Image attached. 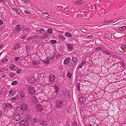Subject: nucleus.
<instances>
[{"mask_svg":"<svg viewBox=\"0 0 126 126\" xmlns=\"http://www.w3.org/2000/svg\"><path fill=\"white\" fill-rule=\"evenodd\" d=\"M43 29H42L41 30H40V31H41V30H42V31H43Z\"/></svg>","mask_w":126,"mask_h":126,"instance_id":"nucleus-64","label":"nucleus"},{"mask_svg":"<svg viewBox=\"0 0 126 126\" xmlns=\"http://www.w3.org/2000/svg\"><path fill=\"white\" fill-rule=\"evenodd\" d=\"M2 113V111L1 110H0V118L1 117Z\"/></svg>","mask_w":126,"mask_h":126,"instance_id":"nucleus-48","label":"nucleus"},{"mask_svg":"<svg viewBox=\"0 0 126 126\" xmlns=\"http://www.w3.org/2000/svg\"><path fill=\"white\" fill-rule=\"evenodd\" d=\"M101 48V47H97V48H96V49H100Z\"/></svg>","mask_w":126,"mask_h":126,"instance_id":"nucleus-60","label":"nucleus"},{"mask_svg":"<svg viewBox=\"0 0 126 126\" xmlns=\"http://www.w3.org/2000/svg\"><path fill=\"white\" fill-rule=\"evenodd\" d=\"M78 0L77 1H75L74 2V3L75 4H78Z\"/></svg>","mask_w":126,"mask_h":126,"instance_id":"nucleus-54","label":"nucleus"},{"mask_svg":"<svg viewBox=\"0 0 126 126\" xmlns=\"http://www.w3.org/2000/svg\"><path fill=\"white\" fill-rule=\"evenodd\" d=\"M55 89H56V90H57V89H58V87L56 86H54Z\"/></svg>","mask_w":126,"mask_h":126,"instance_id":"nucleus-50","label":"nucleus"},{"mask_svg":"<svg viewBox=\"0 0 126 126\" xmlns=\"http://www.w3.org/2000/svg\"><path fill=\"white\" fill-rule=\"evenodd\" d=\"M49 17V15L46 13H43L41 15V17L44 19L48 18Z\"/></svg>","mask_w":126,"mask_h":126,"instance_id":"nucleus-7","label":"nucleus"},{"mask_svg":"<svg viewBox=\"0 0 126 126\" xmlns=\"http://www.w3.org/2000/svg\"><path fill=\"white\" fill-rule=\"evenodd\" d=\"M28 81L31 83H33L35 81V78L33 76L31 77L29 79Z\"/></svg>","mask_w":126,"mask_h":126,"instance_id":"nucleus-5","label":"nucleus"},{"mask_svg":"<svg viewBox=\"0 0 126 126\" xmlns=\"http://www.w3.org/2000/svg\"><path fill=\"white\" fill-rule=\"evenodd\" d=\"M59 37L60 39H62V40H64L65 39L64 37L61 35H59Z\"/></svg>","mask_w":126,"mask_h":126,"instance_id":"nucleus-27","label":"nucleus"},{"mask_svg":"<svg viewBox=\"0 0 126 126\" xmlns=\"http://www.w3.org/2000/svg\"><path fill=\"white\" fill-rule=\"evenodd\" d=\"M12 91H11L9 92V94H10V96L13 95H14V92H12Z\"/></svg>","mask_w":126,"mask_h":126,"instance_id":"nucleus-40","label":"nucleus"},{"mask_svg":"<svg viewBox=\"0 0 126 126\" xmlns=\"http://www.w3.org/2000/svg\"><path fill=\"white\" fill-rule=\"evenodd\" d=\"M73 125L74 126H77V125L75 123H73Z\"/></svg>","mask_w":126,"mask_h":126,"instance_id":"nucleus-53","label":"nucleus"},{"mask_svg":"<svg viewBox=\"0 0 126 126\" xmlns=\"http://www.w3.org/2000/svg\"><path fill=\"white\" fill-rule=\"evenodd\" d=\"M20 57H19L15 58V61H17L19 60L20 59Z\"/></svg>","mask_w":126,"mask_h":126,"instance_id":"nucleus-41","label":"nucleus"},{"mask_svg":"<svg viewBox=\"0 0 126 126\" xmlns=\"http://www.w3.org/2000/svg\"><path fill=\"white\" fill-rule=\"evenodd\" d=\"M25 120H22L19 122V124H20L21 125H24V122Z\"/></svg>","mask_w":126,"mask_h":126,"instance_id":"nucleus-33","label":"nucleus"},{"mask_svg":"<svg viewBox=\"0 0 126 126\" xmlns=\"http://www.w3.org/2000/svg\"><path fill=\"white\" fill-rule=\"evenodd\" d=\"M26 35H25L24 36H23L22 37V38L24 39L26 38Z\"/></svg>","mask_w":126,"mask_h":126,"instance_id":"nucleus-55","label":"nucleus"},{"mask_svg":"<svg viewBox=\"0 0 126 126\" xmlns=\"http://www.w3.org/2000/svg\"><path fill=\"white\" fill-rule=\"evenodd\" d=\"M15 67V65H12L10 66V68L11 69H13Z\"/></svg>","mask_w":126,"mask_h":126,"instance_id":"nucleus-44","label":"nucleus"},{"mask_svg":"<svg viewBox=\"0 0 126 126\" xmlns=\"http://www.w3.org/2000/svg\"><path fill=\"white\" fill-rule=\"evenodd\" d=\"M20 71H21L20 69H18L17 70L16 72L17 74H19L20 72Z\"/></svg>","mask_w":126,"mask_h":126,"instance_id":"nucleus-47","label":"nucleus"},{"mask_svg":"<svg viewBox=\"0 0 126 126\" xmlns=\"http://www.w3.org/2000/svg\"><path fill=\"white\" fill-rule=\"evenodd\" d=\"M105 53L106 54H107L108 55H109L110 54V53L109 52L107 51H105Z\"/></svg>","mask_w":126,"mask_h":126,"instance_id":"nucleus-46","label":"nucleus"},{"mask_svg":"<svg viewBox=\"0 0 126 126\" xmlns=\"http://www.w3.org/2000/svg\"><path fill=\"white\" fill-rule=\"evenodd\" d=\"M126 27L125 26H123L122 27H119L118 29L120 30H126Z\"/></svg>","mask_w":126,"mask_h":126,"instance_id":"nucleus-19","label":"nucleus"},{"mask_svg":"<svg viewBox=\"0 0 126 126\" xmlns=\"http://www.w3.org/2000/svg\"><path fill=\"white\" fill-rule=\"evenodd\" d=\"M13 9L14 12H15L16 14H20V12L18 11L17 8H13Z\"/></svg>","mask_w":126,"mask_h":126,"instance_id":"nucleus-13","label":"nucleus"},{"mask_svg":"<svg viewBox=\"0 0 126 126\" xmlns=\"http://www.w3.org/2000/svg\"><path fill=\"white\" fill-rule=\"evenodd\" d=\"M67 96H68V95L69 96V93H67Z\"/></svg>","mask_w":126,"mask_h":126,"instance_id":"nucleus-62","label":"nucleus"},{"mask_svg":"<svg viewBox=\"0 0 126 126\" xmlns=\"http://www.w3.org/2000/svg\"><path fill=\"white\" fill-rule=\"evenodd\" d=\"M20 47V45L19 44H16L14 46V49L16 52L18 51L19 48Z\"/></svg>","mask_w":126,"mask_h":126,"instance_id":"nucleus-9","label":"nucleus"},{"mask_svg":"<svg viewBox=\"0 0 126 126\" xmlns=\"http://www.w3.org/2000/svg\"><path fill=\"white\" fill-rule=\"evenodd\" d=\"M58 92V89L56 90L55 91V92L56 93H57Z\"/></svg>","mask_w":126,"mask_h":126,"instance_id":"nucleus-58","label":"nucleus"},{"mask_svg":"<svg viewBox=\"0 0 126 126\" xmlns=\"http://www.w3.org/2000/svg\"><path fill=\"white\" fill-rule=\"evenodd\" d=\"M2 46H3L2 45H1L0 46V49H1V48L2 47Z\"/></svg>","mask_w":126,"mask_h":126,"instance_id":"nucleus-56","label":"nucleus"},{"mask_svg":"<svg viewBox=\"0 0 126 126\" xmlns=\"http://www.w3.org/2000/svg\"><path fill=\"white\" fill-rule=\"evenodd\" d=\"M40 37L43 39H44L45 38V37H44L43 35H41Z\"/></svg>","mask_w":126,"mask_h":126,"instance_id":"nucleus-51","label":"nucleus"},{"mask_svg":"<svg viewBox=\"0 0 126 126\" xmlns=\"http://www.w3.org/2000/svg\"><path fill=\"white\" fill-rule=\"evenodd\" d=\"M16 110L17 112H18L19 113L20 112H21L22 111H23L21 107L17 108L16 109Z\"/></svg>","mask_w":126,"mask_h":126,"instance_id":"nucleus-17","label":"nucleus"},{"mask_svg":"<svg viewBox=\"0 0 126 126\" xmlns=\"http://www.w3.org/2000/svg\"><path fill=\"white\" fill-rule=\"evenodd\" d=\"M33 121L34 122V124L35 123H40V122H41V120H38L36 117H34V118L33 119Z\"/></svg>","mask_w":126,"mask_h":126,"instance_id":"nucleus-14","label":"nucleus"},{"mask_svg":"<svg viewBox=\"0 0 126 126\" xmlns=\"http://www.w3.org/2000/svg\"><path fill=\"white\" fill-rule=\"evenodd\" d=\"M20 26L19 25H17L16 27V31H19L21 30V29L20 28Z\"/></svg>","mask_w":126,"mask_h":126,"instance_id":"nucleus-16","label":"nucleus"},{"mask_svg":"<svg viewBox=\"0 0 126 126\" xmlns=\"http://www.w3.org/2000/svg\"><path fill=\"white\" fill-rule=\"evenodd\" d=\"M53 57H52L50 58V59L52 60L53 59Z\"/></svg>","mask_w":126,"mask_h":126,"instance_id":"nucleus-59","label":"nucleus"},{"mask_svg":"<svg viewBox=\"0 0 126 126\" xmlns=\"http://www.w3.org/2000/svg\"><path fill=\"white\" fill-rule=\"evenodd\" d=\"M65 36L67 37H70L71 36V34L69 32H67L65 34Z\"/></svg>","mask_w":126,"mask_h":126,"instance_id":"nucleus-28","label":"nucleus"},{"mask_svg":"<svg viewBox=\"0 0 126 126\" xmlns=\"http://www.w3.org/2000/svg\"><path fill=\"white\" fill-rule=\"evenodd\" d=\"M35 38H37V39L38 38V36H35Z\"/></svg>","mask_w":126,"mask_h":126,"instance_id":"nucleus-61","label":"nucleus"},{"mask_svg":"<svg viewBox=\"0 0 126 126\" xmlns=\"http://www.w3.org/2000/svg\"><path fill=\"white\" fill-rule=\"evenodd\" d=\"M50 42L52 44H54L56 43V41H55V40H51L50 41Z\"/></svg>","mask_w":126,"mask_h":126,"instance_id":"nucleus-32","label":"nucleus"},{"mask_svg":"<svg viewBox=\"0 0 126 126\" xmlns=\"http://www.w3.org/2000/svg\"><path fill=\"white\" fill-rule=\"evenodd\" d=\"M30 31V30L27 29H25L23 30V32L24 33H25L27 32V33L29 32Z\"/></svg>","mask_w":126,"mask_h":126,"instance_id":"nucleus-22","label":"nucleus"},{"mask_svg":"<svg viewBox=\"0 0 126 126\" xmlns=\"http://www.w3.org/2000/svg\"><path fill=\"white\" fill-rule=\"evenodd\" d=\"M5 107L6 108H8V109L10 110L12 107V106L11 104L7 103L5 106Z\"/></svg>","mask_w":126,"mask_h":126,"instance_id":"nucleus-12","label":"nucleus"},{"mask_svg":"<svg viewBox=\"0 0 126 126\" xmlns=\"http://www.w3.org/2000/svg\"><path fill=\"white\" fill-rule=\"evenodd\" d=\"M2 1V0H0V2H1Z\"/></svg>","mask_w":126,"mask_h":126,"instance_id":"nucleus-63","label":"nucleus"},{"mask_svg":"<svg viewBox=\"0 0 126 126\" xmlns=\"http://www.w3.org/2000/svg\"><path fill=\"white\" fill-rule=\"evenodd\" d=\"M8 60L5 58H3L2 60V63H5Z\"/></svg>","mask_w":126,"mask_h":126,"instance_id":"nucleus-25","label":"nucleus"},{"mask_svg":"<svg viewBox=\"0 0 126 126\" xmlns=\"http://www.w3.org/2000/svg\"><path fill=\"white\" fill-rule=\"evenodd\" d=\"M47 31L48 32L50 33H52L53 32V31L52 30L50 29H48L47 30Z\"/></svg>","mask_w":126,"mask_h":126,"instance_id":"nucleus-31","label":"nucleus"},{"mask_svg":"<svg viewBox=\"0 0 126 126\" xmlns=\"http://www.w3.org/2000/svg\"><path fill=\"white\" fill-rule=\"evenodd\" d=\"M5 68H2L0 69V72H2L5 71Z\"/></svg>","mask_w":126,"mask_h":126,"instance_id":"nucleus-30","label":"nucleus"},{"mask_svg":"<svg viewBox=\"0 0 126 126\" xmlns=\"http://www.w3.org/2000/svg\"><path fill=\"white\" fill-rule=\"evenodd\" d=\"M63 105L62 101L59 100L56 101L55 106L57 108H59L63 106Z\"/></svg>","mask_w":126,"mask_h":126,"instance_id":"nucleus-2","label":"nucleus"},{"mask_svg":"<svg viewBox=\"0 0 126 126\" xmlns=\"http://www.w3.org/2000/svg\"><path fill=\"white\" fill-rule=\"evenodd\" d=\"M72 60L73 62H74V63H75V65L76 64V63H75L77 61V59L76 57H72Z\"/></svg>","mask_w":126,"mask_h":126,"instance_id":"nucleus-18","label":"nucleus"},{"mask_svg":"<svg viewBox=\"0 0 126 126\" xmlns=\"http://www.w3.org/2000/svg\"><path fill=\"white\" fill-rule=\"evenodd\" d=\"M15 99H16L15 98V97H14L12 98L11 101H14V100H15Z\"/></svg>","mask_w":126,"mask_h":126,"instance_id":"nucleus-52","label":"nucleus"},{"mask_svg":"<svg viewBox=\"0 0 126 126\" xmlns=\"http://www.w3.org/2000/svg\"><path fill=\"white\" fill-rule=\"evenodd\" d=\"M31 101L34 103H35L37 102V100L35 96H33L31 98Z\"/></svg>","mask_w":126,"mask_h":126,"instance_id":"nucleus-15","label":"nucleus"},{"mask_svg":"<svg viewBox=\"0 0 126 126\" xmlns=\"http://www.w3.org/2000/svg\"><path fill=\"white\" fill-rule=\"evenodd\" d=\"M28 122H27L25 120V122L24 123V125H23L24 126H26L28 125Z\"/></svg>","mask_w":126,"mask_h":126,"instance_id":"nucleus-35","label":"nucleus"},{"mask_svg":"<svg viewBox=\"0 0 126 126\" xmlns=\"http://www.w3.org/2000/svg\"><path fill=\"white\" fill-rule=\"evenodd\" d=\"M121 64H122V65H121V66L123 68L125 66V64L123 62H121Z\"/></svg>","mask_w":126,"mask_h":126,"instance_id":"nucleus-42","label":"nucleus"},{"mask_svg":"<svg viewBox=\"0 0 126 126\" xmlns=\"http://www.w3.org/2000/svg\"><path fill=\"white\" fill-rule=\"evenodd\" d=\"M29 93L31 94H34L35 90L34 88L32 87H30L28 89Z\"/></svg>","mask_w":126,"mask_h":126,"instance_id":"nucleus-3","label":"nucleus"},{"mask_svg":"<svg viewBox=\"0 0 126 126\" xmlns=\"http://www.w3.org/2000/svg\"><path fill=\"white\" fill-rule=\"evenodd\" d=\"M18 83V81H13L11 84V85H16Z\"/></svg>","mask_w":126,"mask_h":126,"instance_id":"nucleus-24","label":"nucleus"},{"mask_svg":"<svg viewBox=\"0 0 126 126\" xmlns=\"http://www.w3.org/2000/svg\"><path fill=\"white\" fill-rule=\"evenodd\" d=\"M24 12L26 14H29L31 13V12H30L28 11L27 10L24 11Z\"/></svg>","mask_w":126,"mask_h":126,"instance_id":"nucleus-39","label":"nucleus"},{"mask_svg":"<svg viewBox=\"0 0 126 126\" xmlns=\"http://www.w3.org/2000/svg\"><path fill=\"white\" fill-rule=\"evenodd\" d=\"M69 61L70 60L68 58H67L64 60V63L65 64H67Z\"/></svg>","mask_w":126,"mask_h":126,"instance_id":"nucleus-21","label":"nucleus"},{"mask_svg":"<svg viewBox=\"0 0 126 126\" xmlns=\"http://www.w3.org/2000/svg\"><path fill=\"white\" fill-rule=\"evenodd\" d=\"M69 66L70 67H71L72 66H73V65H72V63H69Z\"/></svg>","mask_w":126,"mask_h":126,"instance_id":"nucleus-49","label":"nucleus"},{"mask_svg":"<svg viewBox=\"0 0 126 126\" xmlns=\"http://www.w3.org/2000/svg\"><path fill=\"white\" fill-rule=\"evenodd\" d=\"M12 119L14 120L18 121L21 119V117L18 113L14 114L12 117Z\"/></svg>","mask_w":126,"mask_h":126,"instance_id":"nucleus-1","label":"nucleus"},{"mask_svg":"<svg viewBox=\"0 0 126 126\" xmlns=\"http://www.w3.org/2000/svg\"><path fill=\"white\" fill-rule=\"evenodd\" d=\"M40 123V124L41 125L43 126H45V125H46V122H44V121H41V122Z\"/></svg>","mask_w":126,"mask_h":126,"instance_id":"nucleus-23","label":"nucleus"},{"mask_svg":"<svg viewBox=\"0 0 126 126\" xmlns=\"http://www.w3.org/2000/svg\"><path fill=\"white\" fill-rule=\"evenodd\" d=\"M20 94L21 97H24V94H23V92H21L20 93Z\"/></svg>","mask_w":126,"mask_h":126,"instance_id":"nucleus-29","label":"nucleus"},{"mask_svg":"<svg viewBox=\"0 0 126 126\" xmlns=\"http://www.w3.org/2000/svg\"><path fill=\"white\" fill-rule=\"evenodd\" d=\"M6 89L4 88H2L1 91V92L2 93H3V92H4L5 91H6Z\"/></svg>","mask_w":126,"mask_h":126,"instance_id":"nucleus-34","label":"nucleus"},{"mask_svg":"<svg viewBox=\"0 0 126 126\" xmlns=\"http://www.w3.org/2000/svg\"><path fill=\"white\" fill-rule=\"evenodd\" d=\"M21 107L23 111L26 110H27L28 106L26 104L24 103L21 105Z\"/></svg>","mask_w":126,"mask_h":126,"instance_id":"nucleus-8","label":"nucleus"},{"mask_svg":"<svg viewBox=\"0 0 126 126\" xmlns=\"http://www.w3.org/2000/svg\"><path fill=\"white\" fill-rule=\"evenodd\" d=\"M80 84L78 83L77 86V87L78 90L79 91H80Z\"/></svg>","mask_w":126,"mask_h":126,"instance_id":"nucleus-36","label":"nucleus"},{"mask_svg":"<svg viewBox=\"0 0 126 126\" xmlns=\"http://www.w3.org/2000/svg\"><path fill=\"white\" fill-rule=\"evenodd\" d=\"M67 77L69 78H70L71 77V75L69 73H68L67 74Z\"/></svg>","mask_w":126,"mask_h":126,"instance_id":"nucleus-38","label":"nucleus"},{"mask_svg":"<svg viewBox=\"0 0 126 126\" xmlns=\"http://www.w3.org/2000/svg\"><path fill=\"white\" fill-rule=\"evenodd\" d=\"M67 47L68 49H71L73 48V45L72 44H70L68 45Z\"/></svg>","mask_w":126,"mask_h":126,"instance_id":"nucleus-26","label":"nucleus"},{"mask_svg":"<svg viewBox=\"0 0 126 126\" xmlns=\"http://www.w3.org/2000/svg\"><path fill=\"white\" fill-rule=\"evenodd\" d=\"M78 4L80 5L83 4L84 2L80 0H78Z\"/></svg>","mask_w":126,"mask_h":126,"instance_id":"nucleus-20","label":"nucleus"},{"mask_svg":"<svg viewBox=\"0 0 126 126\" xmlns=\"http://www.w3.org/2000/svg\"><path fill=\"white\" fill-rule=\"evenodd\" d=\"M26 3H28L30 2L29 0H23V1Z\"/></svg>","mask_w":126,"mask_h":126,"instance_id":"nucleus-37","label":"nucleus"},{"mask_svg":"<svg viewBox=\"0 0 126 126\" xmlns=\"http://www.w3.org/2000/svg\"><path fill=\"white\" fill-rule=\"evenodd\" d=\"M85 100V98L83 96L80 98L79 99V102L81 105H82L84 104L85 102L86 101Z\"/></svg>","mask_w":126,"mask_h":126,"instance_id":"nucleus-4","label":"nucleus"},{"mask_svg":"<svg viewBox=\"0 0 126 126\" xmlns=\"http://www.w3.org/2000/svg\"><path fill=\"white\" fill-rule=\"evenodd\" d=\"M49 78V80L51 82H53L55 79V77L54 76L52 75L50 76Z\"/></svg>","mask_w":126,"mask_h":126,"instance_id":"nucleus-11","label":"nucleus"},{"mask_svg":"<svg viewBox=\"0 0 126 126\" xmlns=\"http://www.w3.org/2000/svg\"><path fill=\"white\" fill-rule=\"evenodd\" d=\"M111 22V21H105L103 22H102V23L103 24H104V23H109V22Z\"/></svg>","mask_w":126,"mask_h":126,"instance_id":"nucleus-43","label":"nucleus"},{"mask_svg":"<svg viewBox=\"0 0 126 126\" xmlns=\"http://www.w3.org/2000/svg\"><path fill=\"white\" fill-rule=\"evenodd\" d=\"M36 110L38 111H41L43 108L40 105H38L36 106Z\"/></svg>","mask_w":126,"mask_h":126,"instance_id":"nucleus-10","label":"nucleus"},{"mask_svg":"<svg viewBox=\"0 0 126 126\" xmlns=\"http://www.w3.org/2000/svg\"><path fill=\"white\" fill-rule=\"evenodd\" d=\"M2 77L3 78H4L5 77V75H3L2 76Z\"/></svg>","mask_w":126,"mask_h":126,"instance_id":"nucleus-57","label":"nucleus"},{"mask_svg":"<svg viewBox=\"0 0 126 126\" xmlns=\"http://www.w3.org/2000/svg\"><path fill=\"white\" fill-rule=\"evenodd\" d=\"M87 64L85 62H83L79 65V68L83 67L84 68H86Z\"/></svg>","mask_w":126,"mask_h":126,"instance_id":"nucleus-6","label":"nucleus"},{"mask_svg":"<svg viewBox=\"0 0 126 126\" xmlns=\"http://www.w3.org/2000/svg\"><path fill=\"white\" fill-rule=\"evenodd\" d=\"M93 37V36L92 35H90L87 36L86 37L87 38H91Z\"/></svg>","mask_w":126,"mask_h":126,"instance_id":"nucleus-45","label":"nucleus"}]
</instances>
